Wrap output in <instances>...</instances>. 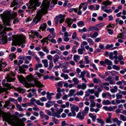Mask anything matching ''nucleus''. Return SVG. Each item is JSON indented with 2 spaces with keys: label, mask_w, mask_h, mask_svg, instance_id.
I'll use <instances>...</instances> for the list:
<instances>
[{
  "label": "nucleus",
  "mask_w": 126,
  "mask_h": 126,
  "mask_svg": "<svg viewBox=\"0 0 126 126\" xmlns=\"http://www.w3.org/2000/svg\"><path fill=\"white\" fill-rule=\"evenodd\" d=\"M48 1L47 0H45L42 4V7L39 11L37 12V14L33 20V22L36 24L40 21L41 19L42 15L46 14L45 12L48 7Z\"/></svg>",
  "instance_id": "f257e3e1"
},
{
  "label": "nucleus",
  "mask_w": 126,
  "mask_h": 126,
  "mask_svg": "<svg viewBox=\"0 0 126 126\" xmlns=\"http://www.w3.org/2000/svg\"><path fill=\"white\" fill-rule=\"evenodd\" d=\"M3 118L5 121L13 124L17 125V126H24V124L19 118L16 119L11 117L9 115L5 114L3 116Z\"/></svg>",
  "instance_id": "f03ea898"
},
{
  "label": "nucleus",
  "mask_w": 126,
  "mask_h": 126,
  "mask_svg": "<svg viewBox=\"0 0 126 126\" xmlns=\"http://www.w3.org/2000/svg\"><path fill=\"white\" fill-rule=\"evenodd\" d=\"M13 42L12 45L16 46L17 44L19 45H20L23 43L25 42V37L24 35H19L17 36H13Z\"/></svg>",
  "instance_id": "7ed1b4c3"
},
{
  "label": "nucleus",
  "mask_w": 126,
  "mask_h": 126,
  "mask_svg": "<svg viewBox=\"0 0 126 126\" xmlns=\"http://www.w3.org/2000/svg\"><path fill=\"white\" fill-rule=\"evenodd\" d=\"M30 5L28 8V10L32 13L33 11L36 9V7L39 6L41 4V2L39 1L38 0H30Z\"/></svg>",
  "instance_id": "20e7f679"
},
{
  "label": "nucleus",
  "mask_w": 126,
  "mask_h": 126,
  "mask_svg": "<svg viewBox=\"0 0 126 126\" xmlns=\"http://www.w3.org/2000/svg\"><path fill=\"white\" fill-rule=\"evenodd\" d=\"M10 16L11 15L10 11H6L4 12L2 18L3 19V21L4 22L3 24L5 26L9 25L10 26L9 24V20Z\"/></svg>",
  "instance_id": "39448f33"
},
{
  "label": "nucleus",
  "mask_w": 126,
  "mask_h": 126,
  "mask_svg": "<svg viewBox=\"0 0 126 126\" xmlns=\"http://www.w3.org/2000/svg\"><path fill=\"white\" fill-rule=\"evenodd\" d=\"M79 110V108L76 105H73L71 107V110L73 116H75L76 115V114L75 111V110L76 112H78Z\"/></svg>",
  "instance_id": "423d86ee"
},
{
  "label": "nucleus",
  "mask_w": 126,
  "mask_h": 126,
  "mask_svg": "<svg viewBox=\"0 0 126 126\" xmlns=\"http://www.w3.org/2000/svg\"><path fill=\"white\" fill-rule=\"evenodd\" d=\"M44 0L43 1V2L42 4H42L43 2L44 1V0ZM48 1V7L47 8V10H46V11L45 12V13H46V11L47 10V9H48V8L49 7V8H50V9H51L54 6V5L55 4H57V0H52V3L51 4V5H50V6H49V1H48V0H47ZM42 5H41V8L42 7Z\"/></svg>",
  "instance_id": "0eeeda50"
},
{
  "label": "nucleus",
  "mask_w": 126,
  "mask_h": 126,
  "mask_svg": "<svg viewBox=\"0 0 126 126\" xmlns=\"http://www.w3.org/2000/svg\"><path fill=\"white\" fill-rule=\"evenodd\" d=\"M85 115L83 113L82 111L79 112L77 114L76 118L80 120H83L84 119Z\"/></svg>",
  "instance_id": "6e6552de"
},
{
  "label": "nucleus",
  "mask_w": 126,
  "mask_h": 126,
  "mask_svg": "<svg viewBox=\"0 0 126 126\" xmlns=\"http://www.w3.org/2000/svg\"><path fill=\"white\" fill-rule=\"evenodd\" d=\"M12 29L10 27L7 28L6 27H5L3 30L2 31L0 32V35L1 36H5L6 34L5 31H8L9 30H12Z\"/></svg>",
  "instance_id": "1a4fd4ad"
},
{
  "label": "nucleus",
  "mask_w": 126,
  "mask_h": 126,
  "mask_svg": "<svg viewBox=\"0 0 126 126\" xmlns=\"http://www.w3.org/2000/svg\"><path fill=\"white\" fill-rule=\"evenodd\" d=\"M88 4V3L87 2L82 3L80 4L79 7V10L77 13L79 15H80L81 14L82 12L80 10L83 7V5L87 6Z\"/></svg>",
  "instance_id": "9d476101"
},
{
  "label": "nucleus",
  "mask_w": 126,
  "mask_h": 126,
  "mask_svg": "<svg viewBox=\"0 0 126 126\" xmlns=\"http://www.w3.org/2000/svg\"><path fill=\"white\" fill-rule=\"evenodd\" d=\"M105 80L109 82L110 84H115V82L113 81L111 76H109L108 78L105 79Z\"/></svg>",
  "instance_id": "9b49d317"
},
{
  "label": "nucleus",
  "mask_w": 126,
  "mask_h": 126,
  "mask_svg": "<svg viewBox=\"0 0 126 126\" xmlns=\"http://www.w3.org/2000/svg\"><path fill=\"white\" fill-rule=\"evenodd\" d=\"M55 103L54 101L50 100L46 103V107L47 108H49L54 104Z\"/></svg>",
  "instance_id": "f8f14e48"
},
{
  "label": "nucleus",
  "mask_w": 126,
  "mask_h": 126,
  "mask_svg": "<svg viewBox=\"0 0 126 126\" xmlns=\"http://www.w3.org/2000/svg\"><path fill=\"white\" fill-rule=\"evenodd\" d=\"M117 107L116 106H113V107L111 106L108 107L107 106H105L103 107V108L106 110L111 111L113 110L114 108L115 109L117 108Z\"/></svg>",
  "instance_id": "ddd939ff"
},
{
  "label": "nucleus",
  "mask_w": 126,
  "mask_h": 126,
  "mask_svg": "<svg viewBox=\"0 0 126 126\" xmlns=\"http://www.w3.org/2000/svg\"><path fill=\"white\" fill-rule=\"evenodd\" d=\"M65 17L64 15H63L62 14L60 15L59 16H56L55 18V23L56 24H57L59 20L63 18H64Z\"/></svg>",
  "instance_id": "4468645a"
},
{
  "label": "nucleus",
  "mask_w": 126,
  "mask_h": 126,
  "mask_svg": "<svg viewBox=\"0 0 126 126\" xmlns=\"http://www.w3.org/2000/svg\"><path fill=\"white\" fill-rule=\"evenodd\" d=\"M10 74H8L7 76L5 78L6 79L7 82H11L14 81L15 80V79L11 78L10 76Z\"/></svg>",
  "instance_id": "2eb2a0df"
},
{
  "label": "nucleus",
  "mask_w": 126,
  "mask_h": 126,
  "mask_svg": "<svg viewBox=\"0 0 126 126\" xmlns=\"http://www.w3.org/2000/svg\"><path fill=\"white\" fill-rule=\"evenodd\" d=\"M5 81L6 80L5 79H3L2 81V84L4 85L5 86L9 88H11L12 87V86H11V84H9L8 83H6L5 84Z\"/></svg>",
  "instance_id": "dca6fc26"
},
{
  "label": "nucleus",
  "mask_w": 126,
  "mask_h": 126,
  "mask_svg": "<svg viewBox=\"0 0 126 126\" xmlns=\"http://www.w3.org/2000/svg\"><path fill=\"white\" fill-rule=\"evenodd\" d=\"M104 63L109 65H112V62L107 59H106L104 60Z\"/></svg>",
  "instance_id": "f3484780"
},
{
  "label": "nucleus",
  "mask_w": 126,
  "mask_h": 126,
  "mask_svg": "<svg viewBox=\"0 0 126 126\" xmlns=\"http://www.w3.org/2000/svg\"><path fill=\"white\" fill-rule=\"evenodd\" d=\"M55 36V34L54 33H51L47 36V38L48 40H50L51 39H53Z\"/></svg>",
  "instance_id": "a211bd4d"
},
{
  "label": "nucleus",
  "mask_w": 126,
  "mask_h": 126,
  "mask_svg": "<svg viewBox=\"0 0 126 126\" xmlns=\"http://www.w3.org/2000/svg\"><path fill=\"white\" fill-rule=\"evenodd\" d=\"M117 37V39L119 38L124 39L126 37V34L124 33H120L118 35Z\"/></svg>",
  "instance_id": "6ab92c4d"
},
{
  "label": "nucleus",
  "mask_w": 126,
  "mask_h": 126,
  "mask_svg": "<svg viewBox=\"0 0 126 126\" xmlns=\"http://www.w3.org/2000/svg\"><path fill=\"white\" fill-rule=\"evenodd\" d=\"M42 63L44 64V66L46 68L48 66V62L47 60L43 59L42 60Z\"/></svg>",
  "instance_id": "aec40b11"
},
{
  "label": "nucleus",
  "mask_w": 126,
  "mask_h": 126,
  "mask_svg": "<svg viewBox=\"0 0 126 126\" xmlns=\"http://www.w3.org/2000/svg\"><path fill=\"white\" fill-rule=\"evenodd\" d=\"M80 57L79 55H75L74 56V60L76 62H77L78 61L80 60Z\"/></svg>",
  "instance_id": "412c9836"
},
{
  "label": "nucleus",
  "mask_w": 126,
  "mask_h": 126,
  "mask_svg": "<svg viewBox=\"0 0 126 126\" xmlns=\"http://www.w3.org/2000/svg\"><path fill=\"white\" fill-rule=\"evenodd\" d=\"M34 82L36 85L39 87H41L43 86L42 84L38 81L36 80L34 81Z\"/></svg>",
  "instance_id": "4be33fe9"
},
{
  "label": "nucleus",
  "mask_w": 126,
  "mask_h": 126,
  "mask_svg": "<svg viewBox=\"0 0 126 126\" xmlns=\"http://www.w3.org/2000/svg\"><path fill=\"white\" fill-rule=\"evenodd\" d=\"M26 79L27 81L29 82L33 80V76L32 74H30L29 75L27 76L26 77Z\"/></svg>",
  "instance_id": "5701e85b"
},
{
  "label": "nucleus",
  "mask_w": 126,
  "mask_h": 126,
  "mask_svg": "<svg viewBox=\"0 0 126 126\" xmlns=\"http://www.w3.org/2000/svg\"><path fill=\"white\" fill-rule=\"evenodd\" d=\"M102 104L105 105H107L111 104V102L109 100H104L102 102Z\"/></svg>",
  "instance_id": "b1692460"
},
{
  "label": "nucleus",
  "mask_w": 126,
  "mask_h": 126,
  "mask_svg": "<svg viewBox=\"0 0 126 126\" xmlns=\"http://www.w3.org/2000/svg\"><path fill=\"white\" fill-rule=\"evenodd\" d=\"M112 3V2L109 1L108 0H107L103 2L102 4L105 6L110 5Z\"/></svg>",
  "instance_id": "393cba45"
},
{
  "label": "nucleus",
  "mask_w": 126,
  "mask_h": 126,
  "mask_svg": "<svg viewBox=\"0 0 126 126\" xmlns=\"http://www.w3.org/2000/svg\"><path fill=\"white\" fill-rule=\"evenodd\" d=\"M66 22L67 23L68 26L70 27L72 23L73 20L72 19L68 18L66 19Z\"/></svg>",
  "instance_id": "a878e982"
},
{
  "label": "nucleus",
  "mask_w": 126,
  "mask_h": 126,
  "mask_svg": "<svg viewBox=\"0 0 126 126\" xmlns=\"http://www.w3.org/2000/svg\"><path fill=\"white\" fill-rule=\"evenodd\" d=\"M47 25L46 23H43L40 27V29H42V31H44L47 27Z\"/></svg>",
  "instance_id": "bb28decb"
},
{
  "label": "nucleus",
  "mask_w": 126,
  "mask_h": 126,
  "mask_svg": "<svg viewBox=\"0 0 126 126\" xmlns=\"http://www.w3.org/2000/svg\"><path fill=\"white\" fill-rule=\"evenodd\" d=\"M95 30L97 31V29L96 27L95 26H90L88 29V31H90Z\"/></svg>",
  "instance_id": "cd10ccee"
},
{
  "label": "nucleus",
  "mask_w": 126,
  "mask_h": 126,
  "mask_svg": "<svg viewBox=\"0 0 126 126\" xmlns=\"http://www.w3.org/2000/svg\"><path fill=\"white\" fill-rule=\"evenodd\" d=\"M89 116L91 118H92V120L94 122H95V120L96 118V116L95 115H94L92 113H89Z\"/></svg>",
  "instance_id": "c85d7f7f"
},
{
  "label": "nucleus",
  "mask_w": 126,
  "mask_h": 126,
  "mask_svg": "<svg viewBox=\"0 0 126 126\" xmlns=\"http://www.w3.org/2000/svg\"><path fill=\"white\" fill-rule=\"evenodd\" d=\"M15 90L18 91L19 93H23L25 91L24 89L20 88L19 87L15 88Z\"/></svg>",
  "instance_id": "c756f323"
},
{
  "label": "nucleus",
  "mask_w": 126,
  "mask_h": 126,
  "mask_svg": "<svg viewBox=\"0 0 126 126\" xmlns=\"http://www.w3.org/2000/svg\"><path fill=\"white\" fill-rule=\"evenodd\" d=\"M89 110V108L88 107H86L84 109V110L82 111L83 112L85 115L88 113Z\"/></svg>",
  "instance_id": "7c9ffc66"
},
{
  "label": "nucleus",
  "mask_w": 126,
  "mask_h": 126,
  "mask_svg": "<svg viewBox=\"0 0 126 126\" xmlns=\"http://www.w3.org/2000/svg\"><path fill=\"white\" fill-rule=\"evenodd\" d=\"M85 50V49L84 48H79L78 49V51L79 54L82 55L83 53V51Z\"/></svg>",
  "instance_id": "2f4dec72"
},
{
  "label": "nucleus",
  "mask_w": 126,
  "mask_h": 126,
  "mask_svg": "<svg viewBox=\"0 0 126 126\" xmlns=\"http://www.w3.org/2000/svg\"><path fill=\"white\" fill-rule=\"evenodd\" d=\"M43 65L41 63H37L36 64L35 70H37L39 68H41L42 67Z\"/></svg>",
  "instance_id": "473e14b6"
},
{
  "label": "nucleus",
  "mask_w": 126,
  "mask_h": 126,
  "mask_svg": "<svg viewBox=\"0 0 126 126\" xmlns=\"http://www.w3.org/2000/svg\"><path fill=\"white\" fill-rule=\"evenodd\" d=\"M18 70L19 71V72H18L19 73L20 72L21 73H22L23 74L26 73L25 72V70L23 69L21 67V66H19V69H18Z\"/></svg>",
  "instance_id": "72a5a7b5"
},
{
  "label": "nucleus",
  "mask_w": 126,
  "mask_h": 126,
  "mask_svg": "<svg viewBox=\"0 0 126 126\" xmlns=\"http://www.w3.org/2000/svg\"><path fill=\"white\" fill-rule=\"evenodd\" d=\"M6 64L5 62L0 64V71L1 70H2V68H4V67L6 66Z\"/></svg>",
  "instance_id": "f704fd0d"
},
{
  "label": "nucleus",
  "mask_w": 126,
  "mask_h": 126,
  "mask_svg": "<svg viewBox=\"0 0 126 126\" xmlns=\"http://www.w3.org/2000/svg\"><path fill=\"white\" fill-rule=\"evenodd\" d=\"M109 58L111 60H113L115 58V56H113V53L111 52L109 54Z\"/></svg>",
  "instance_id": "c9c22d12"
},
{
  "label": "nucleus",
  "mask_w": 126,
  "mask_h": 126,
  "mask_svg": "<svg viewBox=\"0 0 126 126\" xmlns=\"http://www.w3.org/2000/svg\"><path fill=\"white\" fill-rule=\"evenodd\" d=\"M93 81L94 83H101V81L99 79H97V78H94Z\"/></svg>",
  "instance_id": "e433bc0d"
},
{
  "label": "nucleus",
  "mask_w": 126,
  "mask_h": 126,
  "mask_svg": "<svg viewBox=\"0 0 126 126\" xmlns=\"http://www.w3.org/2000/svg\"><path fill=\"white\" fill-rule=\"evenodd\" d=\"M90 111L91 112L95 111L96 113H97L98 111H99V109L98 108L95 109L93 108V107H90Z\"/></svg>",
  "instance_id": "4c0bfd02"
},
{
  "label": "nucleus",
  "mask_w": 126,
  "mask_h": 126,
  "mask_svg": "<svg viewBox=\"0 0 126 126\" xmlns=\"http://www.w3.org/2000/svg\"><path fill=\"white\" fill-rule=\"evenodd\" d=\"M18 80L20 81H25V79L22 76H18Z\"/></svg>",
  "instance_id": "58836bf2"
},
{
  "label": "nucleus",
  "mask_w": 126,
  "mask_h": 126,
  "mask_svg": "<svg viewBox=\"0 0 126 126\" xmlns=\"http://www.w3.org/2000/svg\"><path fill=\"white\" fill-rule=\"evenodd\" d=\"M90 101L91 103L90 105V107H94L95 106L96 104L94 102V100H92Z\"/></svg>",
  "instance_id": "ea45409f"
},
{
  "label": "nucleus",
  "mask_w": 126,
  "mask_h": 126,
  "mask_svg": "<svg viewBox=\"0 0 126 126\" xmlns=\"http://www.w3.org/2000/svg\"><path fill=\"white\" fill-rule=\"evenodd\" d=\"M116 96L117 99H121L122 98V95L120 92L116 94Z\"/></svg>",
  "instance_id": "a19ab883"
},
{
  "label": "nucleus",
  "mask_w": 126,
  "mask_h": 126,
  "mask_svg": "<svg viewBox=\"0 0 126 126\" xmlns=\"http://www.w3.org/2000/svg\"><path fill=\"white\" fill-rule=\"evenodd\" d=\"M75 89H71L69 91V93L68 94V95L69 96H71L73 95V94L74 93L76 92Z\"/></svg>",
  "instance_id": "79ce46f5"
},
{
  "label": "nucleus",
  "mask_w": 126,
  "mask_h": 126,
  "mask_svg": "<svg viewBox=\"0 0 126 126\" xmlns=\"http://www.w3.org/2000/svg\"><path fill=\"white\" fill-rule=\"evenodd\" d=\"M72 80L75 84H78L79 83V80L76 78H73Z\"/></svg>",
  "instance_id": "37998d69"
},
{
  "label": "nucleus",
  "mask_w": 126,
  "mask_h": 126,
  "mask_svg": "<svg viewBox=\"0 0 126 126\" xmlns=\"http://www.w3.org/2000/svg\"><path fill=\"white\" fill-rule=\"evenodd\" d=\"M42 50L46 52L47 53H48L49 52L47 48V46H44L42 47Z\"/></svg>",
  "instance_id": "c03bdc74"
},
{
  "label": "nucleus",
  "mask_w": 126,
  "mask_h": 126,
  "mask_svg": "<svg viewBox=\"0 0 126 126\" xmlns=\"http://www.w3.org/2000/svg\"><path fill=\"white\" fill-rule=\"evenodd\" d=\"M94 89H88L85 92V93H91L93 94L94 93Z\"/></svg>",
  "instance_id": "a18cd8bd"
},
{
  "label": "nucleus",
  "mask_w": 126,
  "mask_h": 126,
  "mask_svg": "<svg viewBox=\"0 0 126 126\" xmlns=\"http://www.w3.org/2000/svg\"><path fill=\"white\" fill-rule=\"evenodd\" d=\"M97 122L100 123L101 124V126H103V125L105 123L102 120L99 118L97 119Z\"/></svg>",
  "instance_id": "49530a36"
},
{
  "label": "nucleus",
  "mask_w": 126,
  "mask_h": 126,
  "mask_svg": "<svg viewBox=\"0 0 126 126\" xmlns=\"http://www.w3.org/2000/svg\"><path fill=\"white\" fill-rule=\"evenodd\" d=\"M87 42L89 44H90L91 45H93L94 44V42L92 39L91 38H87Z\"/></svg>",
  "instance_id": "de8ad7c7"
},
{
  "label": "nucleus",
  "mask_w": 126,
  "mask_h": 126,
  "mask_svg": "<svg viewBox=\"0 0 126 126\" xmlns=\"http://www.w3.org/2000/svg\"><path fill=\"white\" fill-rule=\"evenodd\" d=\"M88 44L87 42L85 41H83L81 44L80 46L81 48H84V46L87 45Z\"/></svg>",
  "instance_id": "09e8293b"
},
{
  "label": "nucleus",
  "mask_w": 126,
  "mask_h": 126,
  "mask_svg": "<svg viewBox=\"0 0 126 126\" xmlns=\"http://www.w3.org/2000/svg\"><path fill=\"white\" fill-rule=\"evenodd\" d=\"M53 66V65L52 61H50L49 62V66L48 68V69H49L51 70Z\"/></svg>",
  "instance_id": "8fccbe9b"
},
{
  "label": "nucleus",
  "mask_w": 126,
  "mask_h": 126,
  "mask_svg": "<svg viewBox=\"0 0 126 126\" xmlns=\"http://www.w3.org/2000/svg\"><path fill=\"white\" fill-rule=\"evenodd\" d=\"M84 93L83 91L80 90L79 91H78L76 92V95L78 96H81L83 95Z\"/></svg>",
  "instance_id": "3c124183"
},
{
  "label": "nucleus",
  "mask_w": 126,
  "mask_h": 126,
  "mask_svg": "<svg viewBox=\"0 0 126 126\" xmlns=\"http://www.w3.org/2000/svg\"><path fill=\"white\" fill-rule=\"evenodd\" d=\"M61 76L62 77H64L65 79H68L69 78V77L67 74H65L63 73L61 75Z\"/></svg>",
  "instance_id": "603ef678"
},
{
  "label": "nucleus",
  "mask_w": 126,
  "mask_h": 126,
  "mask_svg": "<svg viewBox=\"0 0 126 126\" xmlns=\"http://www.w3.org/2000/svg\"><path fill=\"white\" fill-rule=\"evenodd\" d=\"M16 107L18 109L19 111H22L23 110V109L21 107V106L19 104H17Z\"/></svg>",
  "instance_id": "864d4df0"
},
{
  "label": "nucleus",
  "mask_w": 126,
  "mask_h": 126,
  "mask_svg": "<svg viewBox=\"0 0 126 126\" xmlns=\"http://www.w3.org/2000/svg\"><path fill=\"white\" fill-rule=\"evenodd\" d=\"M88 56H86L84 57V59L85 60V62L86 64H89L90 62V61L88 59Z\"/></svg>",
  "instance_id": "5fc2aeb1"
},
{
  "label": "nucleus",
  "mask_w": 126,
  "mask_h": 126,
  "mask_svg": "<svg viewBox=\"0 0 126 126\" xmlns=\"http://www.w3.org/2000/svg\"><path fill=\"white\" fill-rule=\"evenodd\" d=\"M62 95V94L61 93H58L56 94V98L57 99H59L61 98Z\"/></svg>",
  "instance_id": "6e6d98bb"
},
{
  "label": "nucleus",
  "mask_w": 126,
  "mask_h": 126,
  "mask_svg": "<svg viewBox=\"0 0 126 126\" xmlns=\"http://www.w3.org/2000/svg\"><path fill=\"white\" fill-rule=\"evenodd\" d=\"M34 33L35 35L37 37H39L40 39L42 38V37L39 34L38 32H35Z\"/></svg>",
  "instance_id": "4d7b16f0"
},
{
  "label": "nucleus",
  "mask_w": 126,
  "mask_h": 126,
  "mask_svg": "<svg viewBox=\"0 0 126 126\" xmlns=\"http://www.w3.org/2000/svg\"><path fill=\"white\" fill-rule=\"evenodd\" d=\"M47 95V98L50 100L52 98V97L49 94V92H47L46 93Z\"/></svg>",
  "instance_id": "13d9d810"
},
{
  "label": "nucleus",
  "mask_w": 126,
  "mask_h": 126,
  "mask_svg": "<svg viewBox=\"0 0 126 126\" xmlns=\"http://www.w3.org/2000/svg\"><path fill=\"white\" fill-rule=\"evenodd\" d=\"M36 103L37 105L41 106H43L44 105L43 103L41 102L39 100L36 101Z\"/></svg>",
  "instance_id": "bf43d9fd"
},
{
  "label": "nucleus",
  "mask_w": 126,
  "mask_h": 126,
  "mask_svg": "<svg viewBox=\"0 0 126 126\" xmlns=\"http://www.w3.org/2000/svg\"><path fill=\"white\" fill-rule=\"evenodd\" d=\"M39 114L41 119H43L44 116L45 115L42 111H40L39 112Z\"/></svg>",
  "instance_id": "052dcab7"
},
{
  "label": "nucleus",
  "mask_w": 126,
  "mask_h": 126,
  "mask_svg": "<svg viewBox=\"0 0 126 126\" xmlns=\"http://www.w3.org/2000/svg\"><path fill=\"white\" fill-rule=\"evenodd\" d=\"M112 67L113 69L117 70H119L120 69V67L119 66H117L115 65H113Z\"/></svg>",
  "instance_id": "680f3d73"
},
{
  "label": "nucleus",
  "mask_w": 126,
  "mask_h": 126,
  "mask_svg": "<svg viewBox=\"0 0 126 126\" xmlns=\"http://www.w3.org/2000/svg\"><path fill=\"white\" fill-rule=\"evenodd\" d=\"M77 8H73L70 9L69 12H73V11H74L76 13L77 12Z\"/></svg>",
  "instance_id": "e2e57ef3"
},
{
  "label": "nucleus",
  "mask_w": 126,
  "mask_h": 126,
  "mask_svg": "<svg viewBox=\"0 0 126 126\" xmlns=\"http://www.w3.org/2000/svg\"><path fill=\"white\" fill-rule=\"evenodd\" d=\"M53 121V122L56 124H58L59 123V121L57 119H56L55 117L52 118Z\"/></svg>",
  "instance_id": "0e129e2a"
},
{
  "label": "nucleus",
  "mask_w": 126,
  "mask_h": 126,
  "mask_svg": "<svg viewBox=\"0 0 126 126\" xmlns=\"http://www.w3.org/2000/svg\"><path fill=\"white\" fill-rule=\"evenodd\" d=\"M120 118L121 120L123 121H125L126 117L125 116L122 115H120Z\"/></svg>",
  "instance_id": "69168bd1"
},
{
  "label": "nucleus",
  "mask_w": 126,
  "mask_h": 126,
  "mask_svg": "<svg viewBox=\"0 0 126 126\" xmlns=\"http://www.w3.org/2000/svg\"><path fill=\"white\" fill-rule=\"evenodd\" d=\"M103 26V24L102 23L99 24L95 26L96 29H97V31L99 29L98 28Z\"/></svg>",
  "instance_id": "338daca9"
},
{
  "label": "nucleus",
  "mask_w": 126,
  "mask_h": 126,
  "mask_svg": "<svg viewBox=\"0 0 126 126\" xmlns=\"http://www.w3.org/2000/svg\"><path fill=\"white\" fill-rule=\"evenodd\" d=\"M109 33L110 35H112L113 33V31L112 29H108L107 30Z\"/></svg>",
  "instance_id": "774afa93"
}]
</instances>
